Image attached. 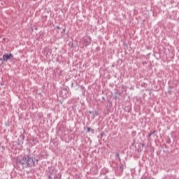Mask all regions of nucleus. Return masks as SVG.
Returning <instances> with one entry per match:
<instances>
[{"instance_id":"5","label":"nucleus","mask_w":179,"mask_h":179,"mask_svg":"<svg viewBox=\"0 0 179 179\" xmlns=\"http://www.w3.org/2000/svg\"><path fill=\"white\" fill-rule=\"evenodd\" d=\"M154 133H155V132L150 133V134H149V136H150V137L152 136V135H153Z\"/></svg>"},{"instance_id":"4","label":"nucleus","mask_w":179,"mask_h":179,"mask_svg":"<svg viewBox=\"0 0 179 179\" xmlns=\"http://www.w3.org/2000/svg\"><path fill=\"white\" fill-rule=\"evenodd\" d=\"M87 130L88 132H90V131H92V129H90V127H87Z\"/></svg>"},{"instance_id":"3","label":"nucleus","mask_w":179,"mask_h":179,"mask_svg":"<svg viewBox=\"0 0 179 179\" xmlns=\"http://www.w3.org/2000/svg\"><path fill=\"white\" fill-rule=\"evenodd\" d=\"M20 164L27 166V156L22 157V159L20 161Z\"/></svg>"},{"instance_id":"9","label":"nucleus","mask_w":179,"mask_h":179,"mask_svg":"<svg viewBox=\"0 0 179 179\" xmlns=\"http://www.w3.org/2000/svg\"><path fill=\"white\" fill-rule=\"evenodd\" d=\"M89 41H90V38H89Z\"/></svg>"},{"instance_id":"1","label":"nucleus","mask_w":179,"mask_h":179,"mask_svg":"<svg viewBox=\"0 0 179 179\" xmlns=\"http://www.w3.org/2000/svg\"><path fill=\"white\" fill-rule=\"evenodd\" d=\"M13 58V55L12 53H8L3 55V61L5 62H8L9 59H12Z\"/></svg>"},{"instance_id":"7","label":"nucleus","mask_w":179,"mask_h":179,"mask_svg":"<svg viewBox=\"0 0 179 179\" xmlns=\"http://www.w3.org/2000/svg\"><path fill=\"white\" fill-rule=\"evenodd\" d=\"M89 44H90V41H89V42L87 43V45H89Z\"/></svg>"},{"instance_id":"2","label":"nucleus","mask_w":179,"mask_h":179,"mask_svg":"<svg viewBox=\"0 0 179 179\" xmlns=\"http://www.w3.org/2000/svg\"><path fill=\"white\" fill-rule=\"evenodd\" d=\"M27 166L28 167H32V166H34V161L29 156H27Z\"/></svg>"},{"instance_id":"6","label":"nucleus","mask_w":179,"mask_h":179,"mask_svg":"<svg viewBox=\"0 0 179 179\" xmlns=\"http://www.w3.org/2000/svg\"><path fill=\"white\" fill-rule=\"evenodd\" d=\"M57 30H59L61 29V27H59V26L57 27Z\"/></svg>"},{"instance_id":"8","label":"nucleus","mask_w":179,"mask_h":179,"mask_svg":"<svg viewBox=\"0 0 179 179\" xmlns=\"http://www.w3.org/2000/svg\"><path fill=\"white\" fill-rule=\"evenodd\" d=\"M66 29H63V31H65Z\"/></svg>"}]
</instances>
